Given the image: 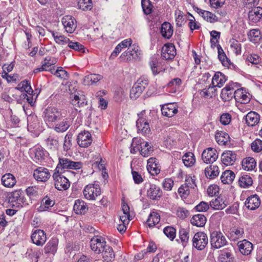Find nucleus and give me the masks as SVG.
<instances>
[{
    "mask_svg": "<svg viewBox=\"0 0 262 262\" xmlns=\"http://www.w3.org/2000/svg\"><path fill=\"white\" fill-rule=\"evenodd\" d=\"M81 162H74L66 158H59L58 163L54 171L63 173L68 172L67 169L78 170L82 167Z\"/></svg>",
    "mask_w": 262,
    "mask_h": 262,
    "instance_id": "obj_1",
    "label": "nucleus"
},
{
    "mask_svg": "<svg viewBox=\"0 0 262 262\" xmlns=\"http://www.w3.org/2000/svg\"><path fill=\"white\" fill-rule=\"evenodd\" d=\"M64 112L54 106H48L43 112V118L47 123H53L66 117Z\"/></svg>",
    "mask_w": 262,
    "mask_h": 262,
    "instance_id": "obj_2",
    "label": "nucleus"
},
{
    "mask_svg": "<svg viewBox=\"0 0 262 262\" xmlns=\"http://www.w3.org/2000/svg\"><path fill=\"white\" fill-rule=\"evenodd\" d=\"M52 178L56 189L62 191L67 190L70 186L69 180L66 178L65 173L54 171Z\"/></svg>",
    "mask_w": 262,
    "mask_h": 262,
    "instance_id": "obj_3",
    "label": "nucleus"
},
{
    "mask_svg": "<svg viewBox=\"0 0 262 262\" xmlns=\"http://www.w3.org/2000/svg\"><path fill=\"white\" fill-rule=\"evenodd\" d=\"M83 193L86 199L95 200L101 193V188L98 184H89L84 187Z\"/></svg>",
    "mask_w": 262,
    "mask_h": 262,
    "instance_id": "obj_4",
    "label": "nucleus"
},
{
    "mask_svg": "<svg viewBox=\"0 0 262 262\" xmlns=\"http://www.w3.org/2000/svg\"><path fill=\"white\" fill-rule=\"evenodd\" d=\"M208 244V238L204 232H198L192 238V246L198 250H204Z\"/></svg>",
    "mask_w": 262,
    "mask_h": 262,
    "instance_id": "obj_5",
    "label": "nucleus"
},
{
    "mask_svg": "<svg viewBox=\"0 0 262 262\" xmlns=\"http://www.w3.org/2000/svg\"><path fill=\"white\" fill-rule=\"evenodd\" d=\"M210 240L211 247L215 249L221 248L227 243L225 236L221 231H214L211 232Z\"/></svg>",
    "mask_w": 262,
    "mask_h": 262,
    "instance_id": "obj_6",
    "label": "nucleus"
},
{
    "mask_svg": "<svg viewBox=\"0 0 262 262\" xmlns=\"http://www.w3.org/2000/svg\"><path fill=\"white\" fill-rule=\"evenodd\" d=\"M145 111H142L138 114V119L136 121V126L138 128V133H141L144 135H147L150 132L149 123L147 119L144 117V114Z\"/></svg>",
    "mask_w": 262,
    "mask_h": 262,
    "instance_id": "obj_7",
    "label": "nucleus"
},
{
    "mask_svg": "<svg viewBox=\"0 0 262 262\" xmlns=\"http://www.w3.org/2000/svg\"><path fill=\"white\" fill-rule=\"evenodd\" d=\"M237 87V83L230 82L222 90L221 97L222 100L226 101H229L233 98H234V92H233L235 88Z\"/></svg>",
    "mask_w": 262,
    "mask_h": 262,
    "instance_id": "obj_8",
    "label": "nucleus"
},
{
    "mask_svg": "<svg viewBox=\"0 0 262 262\" xmlns=\"http://www.w3.org/2000/svg\"><path fill=\"white\" fill-rule=\"evenodd\" d=\"M106 246V242L101 236H95L90 242L91 249L96 253H101Z\"/></svg>",
    "mask_w": 262,
    "mask_h": 262,
    "instance_id": "obj_9",
    "label": "nucleus"
},
{
    "mask_svg": "<svg viewBox=\"0 0 262 262\" xmlns=\"http://www.w3.org/2000/svg\"><path fill=\"white\" fill-rule=\"evenodd\" d=\"M218 158L216 150L212 147L205 149L202 154V159L204 163L207 164L213 163Z\"/></svg>",
    "mask_w": 262,
    "mask_h": 262,
    "instance_id": "obj_10",
    "label": "nucleus"
},
{
    "mask_svg": "<svg viewBox=\"0 0 262 262\" xmlns=\"http://www.w3.org/2000/svg\"><path fill=\"white\" fill-rule=\"evenodd\" d=\"M176 49L172 43H167L164 45L161 50V56L163 59L172 60L176 55Z\"/></svg>",
    "mask_w": 262,
    "mask_h": 262,
    "instance_id": "obj_11",
    "label": "nucleus"
},
{
    "mask_svg": "<svg viewBox=\"0 0 262 262\" xmlns=\"http://www.w3.org/2000/svg\"><path fill=\"white\" fill-rule=\"evenodd\" d=\"M34 178L38 182H46L50 178L51 174L49 169L42 167H39L34 171Z\"/></svg>",
    "mask_w": 262,
    "mask_h": 262,
    "instance_id": "obj_12",
    "label": "nucleus"
},
{
    "mask_svg": "<svg viewBox=\"0 0 262 262\" xmlns=\"http://www.w3.org/2000/svg\"><path fill=\"white\" fill-rule=\"evenodd\" d=\"M32 158L37 163H40L44 161L47 157L48 152L41 146L34 147L31 151Z\"/></svg>",
    "mask_w": 262,
    "mask_h": 262,
    "instance_id": "obj_13",
    "label": "nucleus"
},
{
    "mask_svg": "<svg viewBox=\"0 0 262 262\" xmlns=\"http://www.w3.org/2000/svg\"><path fill=\"white\" fill-rule=\"evenodd\" d=\"M31 238L33 244L38 246H41L45 243L47 236L43 230L37 229L32 233Z\"/></svg>",
    "mask_w": 262,
    "mask_h": 262,
    "instance_id": "obj_14",
    "label": "nucleus"
},
{
    "mask_svg": "<svg viewBox=\"0 0 262 262\" xmlns=\"http://www.w3.org/2000/svg\"><path fill=\"white\" fill-rule=\"evenodd\" d=\"M92 138L91 134L88 131L79 133L77 138V142L81 147H87L92 143Z\"/></svg>",
    "mask_w": 262,
    "mask_h": 262,
    "instance_id": "obj_15",
    "label": "nucleus"
},
{
    "mask_svg": "<svg viewBox=\"0 0 262 262\" xmlns=\"http://www.w3.org/2000/svg\"><path fill=\"white\" fill-rule=\"evenodd\" d=\"M161 112L163 116L172 117L178 112V107L176 103L165 104L161 107Z\"/></svg>",
    "mask_w": 262,
    "mask_h": 262,
    "instance_id": "obj_16",
    "label": "nucleus"
},
{
    "mask_svg": "<svg viewBox=\"0 0 262 262\" xmlns=\"http://www.w3.org/2000/svg\"><path fill=\"white\" fill-rule=\"evenodd\" d=\"M236 160V154L235 151L226 150L221 155L222 162L225 165H232Z\"/></svg>",
    "mask_w": 262,
    "mask_h": 262,
    "instance_id": "obj_17",
    "label": "nucleus"
},
{
    "mask_svg": "<svg viewBox=\"0 0 262 262\" xmlns=\"http://www.w3.org/2000/svg\"><path fill=\"white\" fill-rule=\"evenodd\" d=\"M246 207L250 210H255L260 205V200L257 194H253L248 197L245 202Z\"/></svg>",
    "mask_w": 262,
    "mask_h": 262,
    "instance_id": "obj_18",
    "label": "nucleus"
},
{
    "mask_svg": "<svg viewBox=\"0 0 262 262\" xmlns=\"http://www.w3.org/2000/svg\"><path fill=\"white\" fill-rule=\"evenodd\" d=\"M61 21L67 32L72 33L75 31L76 28V20L72 16H64Z\"/></svg>",
    "mask_w": 262,
    "mask_h": 262,
    "instance_id": "obj_19",
    "label": "nucleus"
},
{
    "mask_svg": "<svg viewBox=\"0 0 262 262\" xmlns=\"http://www.w3.org/2000/svg\"><path fill=\"white\" fill-rule=\"evenodd\" d=\"M149 188L147 190V196L152 200H157L162 195V191L160 188L155 184H148Z\"/></svg>",
    "mask_w": 262,
    "mask_h": 262,
    "instance_id": "obj_20",
    "label": "nucleus"
},
{
    "mask_svg": "<svg viewBox=\"0 0 262 262\" xmlns=\"http://www.w3.org/2000/svg\"><path fill=\"white\" fill-rule=\"evenodd\" d=\"M248 18L250 21L256 23L262 18V7H254L249 11Z\"/></svg>",
    "mask_w": 262,
    "mask_h": 262,
    "instance_id": "obj_21",
    "label": "nucleus"
},
{
    "mask_svg": "<svg viewBox=\"0 0 262 262\" xmlns=\"http://www.w3.org/2000/svg\"><path fill=\"white\" fill-rule=\"evenodd\" d=\"M244 230L242 227H233L229 231L228 237L231 241H236L244 237Z\"/></svg>",
    "mask_w": 262,
    "mask_h": 262,
    "instance_id": "obj_22",
    "label": "nucleus"
},
{
    "mask_svg": "<svg viewBox=\"0 0 262 262\" xmlns=\"http://www.w3.org/2000/svg\"><path fill=\"white\" fill-rule=\"evenodd\" d=\"M28 130L30 132H37L40 130L39 122L36 115L27 117Z\"/></svg>",
    "mask_w": 262,
    "mask_h": 262,
    "instance_id": "obj_23",
    "label": "nucleus"
},
{
    "mask_svg": "<svg viewBox=\"0 0 262 262\" xmlns=\"http://www.w3.org/2000/svg\"><path fill=\"white\" fill-rule=\"evenodd\" d=\"M71 124V119L64 117L61 121L55 124L54 129L57 133H63L68 129Z\"/></svg>",
    "mask_w": 262,
    "mask_h": 262,
    "instance_id": "obj_24",
    "label": "nucleus"
},
{
    "mask_svg": "<svg viewBox=\"0 0 262 262\" xmlns=\"http://www.w3.org/2000/svg\"><path fill=\"white\" fill-rule=\"evenodd\" d=\"M244 119L249 126H254L259 122L260 116L257 113L251 111L244 117Z\"/></svg>",
    "mask_w": 262,
    "mask_h": 262,
    "instance_id": "obj_25",
    "label": "nucleus"
},
{
    "mask_svg": "<svg viewBox=\"0 0 262 262\" xmlns=\"http://www.w3.org/2000/svg\"><path fill=\"white\" fill-rule=\"evenodd\" d=\"M237 245L241 253L245 255L250 254L253 249L252 243L246 239L239 242Z\"/></svg>",
    "mask_w": 262,
    "mask_h": 262,
    "instance_id": "obj_26",
    "label": "nucleus"
},
{
    "mask_svg": "<svg viewBox=\"0 0 262 262\" xmlns=\"http://www.w3.org/2000/svg\"><path fill=\"white\" fill-rule=\"evenodd\" d=\"M58 240L56 238H52L46 245L44 251L46 254H54L57 250Z\"/></svg>",
    "mask_w": 262,
    "mask_h": 262,
    "instance_id": "obj_27",
    "label": "nucleus"
},
{
    "mask_svg": "<svg viewBox=\"0 0 262 262\" xmlns=\"http://www.w3.org/2000/svg\"><path fill=\"white\" fill-rule=\"evenodd\" d=\"M227 205V202L222 196H219L210 202V206L215 210H222Z\"/></svg>",
    "mask_w": 262,
    "mask_h": 262,
    "instance_id": "obj_28",
    "label": "nucleus"
},
{
    "mask_svg": "<svg viewBox=\"0 0 262 262\" xmlns=\"http://www.w3.org/2000/svg\"><path fill=\"white\" fill-rule=\"evenodd\" d=\"M226 80L225 75L220 72H217L214 74L212 78L211 84L216 87L221 88Z\"/></svg>",
    "mask_w": 262,
    "mask_h": 262,
    "instance_id": "obj_29",
    "label": "nucleus"
},
{
    "mask_svg": "<svg viewBox=\"0 0 262 262\" xmlns=\"http://www.w3.org/2000/svg\"><path fill=\"white\" fill-rule=\"evenodd\" d=\"M47 147L52 150H56L59 146L58 137L57 136L50 134L49 137L46 139Z\"/></svg>",
    "mask_w": 262,
    "mask_h": 262,
    "instance_id": "obj_30",
    "label": "nucleus"
},
{
    "mask_svg": "<svg viewBox=\"0 0 262 262\" xmlns=\"http://www.w3.org/2000/svg\"><path fill=\"white\" fill-rule=\"evenodd\" d=\"M234 98L236 101L244 104L248 103L250 100L249 96L244 93L243 89L234 91Z\"/></svg>",
    "mask_w": 262,
    "mask_h": 262,
    "instance_id": "obj_31",
    "label": "nucleus"
},
{
    "mask_svg": "<svg viewBox=\"0 0 262 262\" xmlns=\"http://www.w3.org/2000/svg\"><path fill=\"white\" fill-rule=\"evenodd\" d=\"M160 33L163 37L169 39L173 34L172 27L171 24L166 21L163 23L161 25Z\"/></svg>",
    "mask_w": 262,
    "mask_h": 262,
    "instance_id": "obj_32",
    "label": "nucleus"
},
{
    "mask_svg": "<svg viewBox=\"0 0 262 262\" xmlns=\"http://www.w3.org/2000/svg\"><path fill=\"white\" fill-rule=\"evenodd\" d=\"M73 209L76 214H82L86 212L88 208L83 201L78 199L75 201Z\"/></svg>",
    "mask_w": 262,
    "mask_h": 262,
    "instance_id": "obj_33",
    "label": "nucleus"
},
{
    "mask_svg": "<svg viewBox=\"0 0 262 262\" xmlns=\"http://www.w3.org/2000/svg\"><path fill=\"white\" fill-rule=\"evenodd\" d=\"M1 181L2 184L6 187H12L16 182L14 176L10 173L4 174L2 177Z\"/></svg>",
    "mask_w": 262,
    "mask_h": 262,
    "instance_id": "obj_34",
    "label": "nucleus"
},
{
    "mask_svg": "<svg viewBox=\"0 0 262 262\" xmlns=\"http://www.w3.org/2000/svg\"><path fill=\"white\" fill-rule=\"evenodd\" d=\"M206 217L203 214L194 215L190 220L191 224L197 227H203L206 222Z\"/></svg>",
    "mask_w": 262,
    "mask_h": 262,
    "instance_id": "obj_35",
    "label": "nucleus"
},
{
    "mask_svg": "<svg viewBox=\"0 0 262 262\" xmlns=\"http://www.w3.org/2000/svg\"><path fill=\"white\" fill-rule=\"evenodd\" d=\"M219 174V169L217 166L210 165L205 169V174L209 179H213Z\"/></svg>",
    "mask_w": 262,
    "mask_h": 262,
    "instance_id": "obj_36",
    "label": "nucleus"
},
{
    "mask_svg": "<svg viewBox=\"0 0 262 262\" xmlns=\"http://www.w3.org/2000/svg\"><path fill=\"white\" fill-rule=\"evenodd\" d=\"M219 259L221 262H233V256L231 250L228 248L222 250L219 256Z\"/></svg>",
    "mask_w": 262,
    "mask_h": 262,
    "instance_id": "obj_37",
    "label": "nucleus"
},
{
    "mask_svg": "<svg viewBox=\"0 0 262 262\" xmlns=\"http://www.w3.org/2000/svg\"><path fill=\"white\" fill-rule=\"evenodd\" d=\"M15 89L21 92H25L30 95H32L33 93V91L30 85V83L27 80L20 82Z\"/></svg>",
    "mask_w": 262,
    "mask_h": 262,
    "instance_id": "obj_38",
    "label": "nucleus"
},
{
    "mask_svg": "<svg viewBox=\"0 0 262 262\" xmlns=\"http://www.w3.org/2000/svg\"><path fill=\"white\" fill-rule=\"evenodd\" d=\"M216 142L222 145H226L229 141L230 137L226 132L220 131L217 132L215 136Z\"/></svg>",
    "mask_w": 262,
    "mask_h": 262,
    "instance_id": "obj_39",
    "label": "nucleus"
},
{
    "mask_svg": "<svg viewBox=\"0 0 262 262\" xmlns=\"http://www.w3.org/2000/svg\"><path fill=\"white\" fill-rule=\"evenodd\" d=\"M235 177V174L232 171L227 170L223 172L221 180L223 183L229 184L233 182Z\"/></svg>",
    "mask_w": 262,
    "mask_h": 262,
    "instance_id": "obj_40",
    "label": "nucleus"
},
{
    "mask_svg": "<svg viewBox=\"0 0 262 262\" xmlns=\"http://www.w3.org/2000/svg\"><path fill=\"white\" fill-rule=\"evenodd\" d=\"M101 253L102 254V257L104 261H111L115 258L114 251L112 248L109 246L106 245Z\"/></svg>",
    "mask_w": 262,
    "mask_h": 262,
    "instance_id": "obj_41",
    "label": "nucleus"
},
{
    "mask_svg": "<svg viewBox=\"0 0 262 262\" xmlns=\"http://www.w3.org/2000/svg\"><path fill=\"white\" fill-rule=\"evenodd\" d=\"M256 166V161L253 158L248 157L242 161V167L245 170H252Z\"/></svg>",
    "mask_w": 262,
    "mask_h": 262,
    "instance_id": "obj_42",
    "label": "nucleus"
},
{
    "mask_svg": "<svg viewBox=\"0 0 262 262\" xmlns=\"http://www.w3.org/2000/svg\"><path fill=\"white\" fill-rule=\"evenodd\" d=\"M102 78V76L100 75L91 74L85 76L83 79V83L85 85L93 84L100 80Z\"/></svg>",
    "mask_w": 262,
    "mask_h": 262,
    "instance_id": "obj_43",
    "label": "nucleus"
},
{
    "mask_svg": "<svg viewBox=\"0 0 262 262\" xmlns=\"http://www.w3.org/2000/svg\"><path fill=\"white\" fill-rule=\"evenodd\" d=\"M238 184L241 187L248 188L252 185L253 180L250 176L244 174L239 178Z\"/></svg>",
    "mask_w": 262,
    "mask_h": 262,
    "instance_id": "obj_44",
    "label": "nucleus"
},
{
    "mask_svg": "<svg viewBox=\"0 0 262 262\" xmlns=\"http://www.w3.org/2000/svg\"><path fill=\"white\" fill-rule=\"evenodd\" d=\"M153 151V147L150 146L148 142H144L141 143L140 154L143 157H148L150 155Z\"/></svg>",
    "mask_w": 262,
    "mask_h": 262,
    "instance_id": "obj_45",
    "label": "nucleus"
},
{
    "mask_svg": "<svg viewBox=\"0 0 262 262\" xmlns=\"http://www.w3.org/2000/svg\"><path fill=\"white\" fill-rule=\"evenodd\" d=\"M142 86H139L138 83H135L130 92V97L132 99H136L144 90Z\"/></svg>",
    "mask_w": 262,
    "mask_h": 262,
    "instance_id": "obj_46",
    "label": "nucleus"
},
{
    "mask_svg": "<svg viewBox=\"0 0 262 262\" xmlns=\"http://www.w3.org/2000/svg\"><path fill=\"white\" fill-rule=\"evenodd\" d=\"M55 202L48 196H45L41 200L40 206V211H45L54 206Z\"/></svg>",
    "mask_w": 262,
    "mask_h": 262,
    "instance_id": "obj_47",
    "label": "nucleus"
},
{
    "mask_svg": "<svg viewBox=\"0 0 262 262\" xmlns=\"http://www.w3.org/2000/svg\"><path fill=\"white\" fill-rule=\"evenodd\" d=\"M160 220V215L157 212H152L149 214L147 223L149 227H152L157 224Z\"/></svg>",
    "mask_w": 262,
    "mask_h": 262,
    "instance_id": "obj_48",
    "label": "nucleus"
},
{
    "mask_svg": "<svg viewBox=\"0 0 262 262\" xmlns=\"http://www.w3.org/2000/svg\"><path fill=\"white\" fill-rule=\"evenodd\" d=\"M182 160L186 166L190 167L195 162L194 156L192 152H187L183 156Z\"/></svg>",
    "mask_w": 262,
    "mask_h": 262,
    "instance_id": "obj_49",
    "label": "nucleus"
},
{
    "mask_svg": "<svg viewBox=\"0 0 262 262\" xmlns=\"http://www.w3.org/2000/svg\"><path fill=\"white\" fill-rule=\"evenodd\" d=\"M248 36L251 41L256 43L261 38L260 32L258 29L251 30L248 33Z\"/></svg>",
    "mask_w": 262,
    "mask_h": 262,
    "instance_id": "obj_50",
    "label": "nucleus"
},
{
    "mask_svg": "<svg viewBox=\"0 0 262 262\" xmlns=\"http://www.w3.org/2000/svg\"><path fill=\"white\" fill-rule=\"evenodd\" d=\"M51 33L55 42L57 43L60 45L68 44L69 38L63 35L59 34L58 33H55L53 31H51Z\"/></svg>",
    "mask_w": 262,
    "mask_h": 262,
    "instance_id": "obj_51",
    "label": "nucleus"
},
{
    "mask_svg": "<svg viewBox=\"0 0 262 262\" xmlns=\"http://www.w3.org/2000/svg\"><path fill=\"white\" fill-rule=\"evenodd\" d=\"M78 7L79 9L83 11L91 10L92 8V0H79Z\"/></svg>",
    "mask_w": 262,
    "mask_h": 262,
    "instance_id": "obj_52",
    "label": "nucleus"
},
{
    "mask_svg": "<svg viewBox=\"0 0 262 262\" xmlns=\"http://www.w3.org/2000/svg\"><path fill=\"white\" fill-rule=\"evenodd\" d=\"M141 5L144 14L148 15L151 13L153 6L150 0H142Z\"/></svg>",
    "mask_w": 262,
    "mask_h": 262,
    "instance_id": "obj_53",
    "label": "nucleus"
},
{
    "mask_svg": "<svg viewBox=\"0 0 262 262\" xmlns=\"http://www.w3.org/2000/svg\"><path fill=\"white\" fill-rule=\"evenodd\" d=\"M68 47L76 51L81 52L82 53L85 52L84 46L78 42H74L69 39L68 43Z\"/></svg>",
    "mask_w": 262,
    "mask_h": 262,
    "instance_id": "obj_54",
    "label": "nucleus"
},
{
    "mask_svg": "<svg viewBox=\"0 0 262 262\" xmlns=\"http://www.w3.org/2000/svg\"><path fill=\"white\" fill-rule=\"evenodd\" d=\"M85 101V99L84 95H80L79 96L74 95L73 98L72 99V103L74 105L80 107L82 106L84 104H86Z\"/></svg>",
    "mask_w": 262,
    "mask_h": 262,
    "instance_id": "obj_55",
    "label": "nucleus"
},
{
    "mask_svg": "<svg viewBox=\"0 0 262 262\" xmlns=\"http://www.w3.org/2000/svg\"><path fill=\"white\" fill-rule=\"evenodd\" d=\"M201 16L206 20L211 23L217 21L216 16L211 12L204 10L201 14Z\"/></svg>",
    "mask_w": 262,
    "mask_h": 262,
    "instance_id": "obj_56",
    "label": "nucleus"
},
{
    "mask_svg": "<svg viewBox=\"0 0 262 262\" xmlns=\"http://www.w3.org/2000/svg\"><path fill=\"white\" fill-rule=\"evenodd\" d=\"M179 237L184 246H185L189 241V231L182 228L179 230Z\"/></svg>",
    "mask_w": 262,
    "mask_h": 262,
    "instance_id": "obj_57",
    "label": "nucleus"
},
{
    "mask_svg": "<svg viewBox=\"0 0 262 262\" xmlns=\"http://www.w3.org/2000/svg\"><path fill=\"white\" fill-rule=\"evenodd\" d=\"M163 232L171 241H173L176 237V230L172 227H166L163 230Z\"/></svg>",
    "mask_w": 262,
    "mask_h": 262,
    "instance_id": "obj_58",
    "label": "nucleus"
},
{
    "mask_svg": "<svg viewBox=\"0 0 262 262\" xmlns=\"http://www.w3.org/2000/svg\"><path fill=\"white\" fill-rule=\"evenodd\" d=\"M72 134L71 133H68L64 137L63 148L66 151L70 149L72 146Z\"/></svg>",
    "mask_w": 262,
    "mask_h": 262,
    "instance_id": "obj_59",
    "label": "nucleus"
},
{
    "mask_svg": "<svg viewBox=\"0 0 262 262\" xmlns=\"http://www.w3.org/2000/svg\"><path fill=\"white\" fill-rule=\"evenodd\" d=\"M54 75L56 77L63 79H67L69 77V74L68 72L63 70L61 67H58V69L54 72Z\"/></svg>",
    "mask_w": 262,
    "mask_h": 262,
    "instance_id": "obj_60",
    "label": "nucleus"
},
{
    "mask_svg": "<svg viewBox=\"0 0 262 262\" xmlns=\"http://www.w3.org/2000/svg\"><path fill=\"white\" fill-rule=\"evenodd\" d=\"M251 148L255 152L260 151L262 150V141L258 139L254 140L251 144Z\"/></svg>",
    "mask_w": 262,
    "mask_h": 262,
    "instance_id": "obj_61",
    "label": "nucleus"
},
{
    "mask_svg": "<svg viewBox=\"0 0 262 262\" xmlns=\"http://www.w3.org/2000/svg\"><path fill=\"white\" fill-rule=\"evenodd\" d=\"M178 193L182 198L186 199L190 193V190L184 185H182L178 189Z\"/></svg>",
    "mask_w": 262,
    "mask_h": 262,
    "instance_id": "obj_62",
    "label": "nucleus"
},
{
    "mask_svg": "<svg viewBox=\"0 0 262 262\" xmlns=\"http://www.w3.org/2000/svg\"><path fill=\"white\" fill-rule=\"evenodd\" d=\"M209 208V205L205 202H201L198 205L195 207V209L199 212H205Z\"/></svg>",
    "mask_w": 262,
    "mask_h": 262,
    "instance_id": "obj_63",
    "label": "nucleus"
},
{
    "mask_svg": "<svg viewBox=\"0 0 262 262\" xmlns=\"http://www.w3.org/2000/svg\"><path fill=\"white\" fill-rule=\"evenodd\" d=\"M231 116L229 113H224L220 117V122L224 125H228L231 122Z\"/></svg>",
    "mask_w": 262,
    "mask_h": 262,
    "instance_id": "obj_64",
    "label": "nucleus"
}]
</instances>
